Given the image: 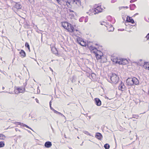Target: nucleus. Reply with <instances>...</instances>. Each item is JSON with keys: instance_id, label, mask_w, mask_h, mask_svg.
<instances>
[{"instance_id": "nucleus-1", "label": "nucleus", "mask_w": 149, "mask_h": 149, "mask_svg": "<svg viewBox=\"0 0 149 149\" xmlns=\"http://www.w3.org/2000/svg\"><path fill=\"white\" fill-rule=\"evenodd\" d=\"M109 79H110V80L108 81L112 84H117L119 80V77L118 75L115 73H112L111 75L108 76Z\"/></svg>"}, {"instance_id": "nucleus-2", "label": "nucleus", "mask_w": 149, "mask_h": 149, "mask_svg": "<svg viewBox=\"0 0 149 149\" xmlns=\"http://www.w3.org/2000/svg\"><path fill=\"white\" fill-rule=\"evenodd\" d=\"M61 26L63 28H74V27H76V25H72L70 23H69L67 22H61Z\"/></svg>"}, {"instance_id": "nucleus-3", "label": "nucleus", "mask_w": 149, "mask_h": 149, "mask_svg": "<svg viewBox=\"0 0 149 149\" xmlns=\"http://www.w3.org/2000/svg\"><path fill=\"white\" fill-rule=\"evenodd\" d=\"M95 7L96 8H94L93 11V12L94 14L102 12L103 9L102 8H101V6H97L96 4L95 5Z\"/></svg>"}, {"instance_id": "nucleus-4", "label": "nucleus", "mask_w": 149, "mask_h": 149, "mask_svg": "<svg viewBox=\"0 0 149 149\" xmlns=\"http://www.w3.org/2000/svg\"><path fill=\"white\" fill-rule=\"evenodd\" d=\"M129 22L133 24L134 23V20L131 17H130L129 16H127L126 17V19L125 22V25H127L126 24H128Z\"/></svg>"}, {"instance_id": "nucleus-5", "label": "nucleus", "mask_w": 149, "mask_h": 149, "mask_svg": "<svg viewBox=\"0 0 149 149\" xmlns=\"http://www.w3.org/2000/svg\"><path fill=\"white\" fill-rule=\"evenodd\" d=\"M133 78H128L126 80V82L127 84L129 86H133Z\"/></svg>"}, {"instance_id": "nucleus-6", "label": "nucleus", "mask_w": 149, "mask_h": 149, "mask_svg": "<svg viewBox=\"0 0 149 149\" xmlns=\"http://www.w3.org/2000/svg\"><path fill=\"white\" fill-rule=\"evenodd\" d=\"M133 78H128L126 80V82L127 84L129 86H133Z\"/></svg>"}, {"instance_id": "nucleus-7", "label": "nucleus", "mask_w": 149, "mask_h": 149, "mask_svg": "<svg viewBox=\"0 0 149 149\" xmlns=\"http://www.w3.org/2000/svg\"><path fill=\"white\" fill-rule=\"evenodd\" d=\"M125 85L123 83L122 81L121 82L120 84L119 85L118 88L120 90H121L122 91H125Z\"/></svg>"}, {"instance_id": "nucleus-8", "label": "nucleus", "mask_w": 149, "mask_h": 149, "mask_svg": "<svg viewBox=\"0 0 149 149\" xmlns=\"http://www.w3.org/2000/svg\"><path fill=\"white\" fill-rule=\"evenodd\" d=\"M25 88L22 87H17L16 89V90L17 91H17L15 92L16 94H18L19 93H22L25 90Z\"/></svg>"}, {"instance_id": "nucleus-9", "label": "nucleus", "mask_w": 149, "mask_h": 149, "mask_svg": "<svg viewBox=\"0 0 149 149\" xmlns=\"http://www.w3.org/2000/svg\"><path fill=\"white\" fill-rule=\"evenodd\" d=\"M94 101L95 104L97 106H100L101 104V102L98 98H96L94 99Z\"/></svg>"}, {"instance_id": "nucleus-10", "label": "nucleus", "mask_w": 149, "mask_h": 149, "mask_svg": "<svg viewBox=\"0 0 149 149\" xmlns=\"http://www.w3.org/2000/svg\"><path fill=\"white\" fill-rule=\"evenodd\" d=\"M67 31L71 33H73V34L75 36H76L78 35V33H76L75 32H74L75 31V29H65Z\"/></svg>"}, {"instance_id": "nucleus-11", "label": "nucleus", "mask_w": 149, "mask_h": 149, "mask_svg": "<svg viewBox=\"0 0 149 149\" xmlns=\"http://www.w3.org/2000/svg\"><path fill=\"white\" fill-rule=\"evenodd\" d=\"M133 86L137 85L139 84V81L138 79L135 77H133Z\"/></svg>"}, {"instance_id": "nucleus-12", "label": "nucleus", "mask_w": 149, "mask_h": 149, "mask_svg": "<svg viewBox=\"0 0 149 149\" xmlns=\"http://www.w3.org/2000/svg\"><path fill=\"white\" fill-rule=\"evenodd\" d=\"M51 142L49 141H46L44 144V146L45 148H49L52 146Z\"/></svg>"}, {"instance_id": "nucleus-13", "label": "nucleus", "mask_w": 149, "mask_h": 149, "mask_svg": "<svg viewBox=\"0 0 149 149\" xmlns=\"http://www.w3.org/2000/svg\"><path fill=\"white\" fill-rule=\"evenodd\" d=\"M95 137L98 139L101 140L102 138V136L100 133L97 132L95 135Z\"/></svg>"}, {"instance_id": "nucleus-14", "label": "nucleus", "mask_w": 149, "mask_h": 149, "mask_svg": "<svg viewBox=\"0 0 149 149\" xmlns=\"http://www.w3.org/2000/svg\"><path fill=\"white\" fill-rule=\"evenodd\" d=\"M87 46L88 48L90 50L93 52V51H94V50H97V48L93 47L91 45L89 46L88 44H86V46Z\"/></svg>"}, {"instance_id": "nucleus-15", "label": "nucleus", "mask_w": 149, "mask_h": 149, "mask_svg": "<svg viewBox=\"0 0 149 149\" xmlns=\"http://www.w3.org/2000/svg\"><path fill=\"white\" fill-rule=\"evenodd\" d=\"M13 7L18 10L21 9L22 6L19 3H16L15 4Z\"/></svg>"}, {"instance_id": "nucleus-16", "label": "nucleus", "mask_w": 149, "mask_h": 149, "mask_svg": "<svg viewBox=\"0 0 149 149\" xmlns=\"http://www.w3.org/2000/svg\"><path fill=\"white\" fill-rule=\"evenodd\" d=\"M104 26L107 27V28H111V27H113V28H114L113 26V25L111 24L108 22L107 23H104Z\"/></svg>"}, {"instance_id": "nucleus-17", "label": "nucleus", "mask_w": 149, "mask_h": 149, "mask_svg": "<svg viewBox=\"0 0 149 149\" xmlns=\"http://www.w3.org/2000/svg\"><path fill=\"white\" fill-rule=\"evenodd\" d=\"M93 53H94L95 55V56L97 59L98 60L100 59L102 57H100V56L96 53V51H93Z\"/></svg>"}, {"instance_id": "nucleus-18", "label": "nucleus", "mask_w": 149, "mask_h": 149, "mask_svg": "<svg viewBox=\"0 0 149 149\" xmlns=\"http://www.w3.org/2000/svg\"><path fill=\"white\" fill-rule=\"evenodd\" d=\"M19 54L21 56H22L23 57H24L26 56V53L24 50L22 49L21 50V51L19 52Z\"/></svg>"}, {"instance_id": "nucleus-19", "label": "nucleus", "mask_w": 149, "mask_h": 149, "mask_svg": "<svg viewBox=\"0 0 149 149\" xmlns=\"http://www.w3.org/2000/svg\"><path fill=\"white\" fill-rule=\"evenodd\" d=\"M76 79V77L75 76H73L70 79V80L71 81L72 83H74Z\"/></svg>"}, {"instance_id": "nucleus-20", "label": "nucleus", "mask_w": 149, "mask_h": 149, "mask_svg": "<svg viewBox=\"0 0 149 149\" xmlns=\"http://www.w3.org/2000/svg\"><path fill=\"white\" fill-rule=\"evenodd\" d=\"M136 7L135 4H131L130 6V9L131 10H134Z\"/></svg>"}, {"instance_id": "nucleus-21", "label": "nucleus", "mask_w": 149, "mask_h": 149, "mask_svg": "<svg viewBox=\"0 0 149 149\" xmlns=\"http://www.w3.org/2000/svg\"><path fill=\"white\" fill-rule=\"evenodd\" d=\"M144 67L145 69H147L149 70V63L147 62H144Z\"/></svg>"}, {"instance_id": "nucleus-22", "label": "nucleus", "mask_w": 149, "mask_h": 149, "mask_svg": "<svg viewBox=\"0 0 149 149\" xmlns=\"http://www.w3.org/2000/svg\"><path fill=\"white\" fill-rule=\"evenodd\" d=\"M89 78L91 79V78H92L93 79H94L95 78L96 75L94 73H92L91 74H90L89 76Z\"/></svg>"}, {"instance_id": "nucleus-23", "label": "nucleus", "mask_w": 149, "mask_h": 149, "mask_svg": "<svg viewBox=\"0 0 149 149\" xmlns=\"http://www.w3.org/2000/svg\"><path fill=\"white\" fill-rule=\"evenodd\" d=\"M96 51H97V52H96V53L100 56V57H102L103 56V53L101 51L98 50L97 49V50H96Z\"/></svg>"}, {"instance_id": "nucleus-24", "label": "nucleus", "mask_w": 149, "mask_h": 149, "mask_svg": "<svg viewBox=\"0 0 149 149\" xmlns=\"http://www.w3.org/2000/svg\"><path fill=\"white\" fill-rule=\"evenodd\" d=\"M77 41L78 43L82 42L83 41H84L83 39L80 37H78L77 38Z\"/></svg>"}, {"instance_id": "nucleus-25", "label": "nucleus", "mask_w": 149, "mask_h": 149, "mask_svg": "<svg viewBox=\"0 0 149 149\" xmlns=\"http://www.w3.org/2000/svg\"><path fill=\"white\" fill-rule=\"evenodd\" d=\"M78 43L82 46H86V42H85L84 41H83L82 42H80Z\"/></svg>"}, {"instance_id": "nucleus-26", "label": "nucleus", "mask_w": 149, "mask_h": 149, "mask_svg": "<svg viewBox=\"0 0 149 149\" xmlns=\"http://www.w3.org/2000/svg\"><path fill=\"white\" fill-rule=\"evenodd\" d=\"M122 61H123L122 63H125L124 64H122L123 65H125L127 63L128 61L126 59L122 58L121 59Z\"/></svg>"}, {"instance_id": "nucleus-27", "label": "nucleus", "mask_w": 149, "mask_h": 149, "mask_svg": "<svg viewBox=\"0 0 149 149\" xmlns=\"http://www.w3.org/2000/svg\"><path fill=\"white\" fill-rule=\"evenodd\" d=\"M25 47L27 48H28V50H29V51L30 52V46H29V43L26 42L25 43Z\"/></svg>"}, {"instance_id": "nucleus-28", "label": "nucleus", "mask_w": 149, "mask_h": 149, "mask_svg": "<svg viewBox=\"0 0 149 149\" xmlns=\"http://www.w3.org/2000/svg\"><path fill=\"white\" fill-rule=\"evenodd\" d=\"M110 146L108 143H106L104 145V147L105 149H109Z\"/></svg>"}, {"instance_id": "nucleus-29", "label": "nucleus", "mask_w": 149, "mask_h": 149, "mask_svg": "<svg viewBox=\"0 0 149 149\" xmlns=\"http://www.w3.org/2000/svg\"><path fill=\"white\" fill-rule=\"evenodd\" d=\"M5 137H6L5 135L2 134H0V140H4Z\"/></svg>"}, {"instance_id": "nucleus-30", "label": "nucleus", "mask_w": 149, "mask_h": 149, "mask_svg": "<svg viewBox=\"0 0 149 149\" xmlns=\"http://www.w3.org/2000/svg\"><path fill=\"white\" fill-rule=\"evenodd\" d=\"M5 145L4 141H0V148L3 147L5 146Z\"/></svg>"}, {"instance_id": "nucleus-31", "label": "nucleus", "mask_w": 149, "mask_h": 149, "mask_svg": "<svg viewBox=\"0 0 149 149\" xmlns=\"http://www.w3.org/2000/svg\"><path fill=\"white\" fill-rule=\"evenodd\" d=\"M83 132L85 134L90 136H92L90 133L86 131H84Z\"/></svg>"}, {"instance_id": "nucleus-32", "label": "nucleus", "mask_w": 149, "mask_h": 149, "mask_svg": "<svg viewBox=\"0 0 149 149\" xmlns=\"http://www.w3.org/2000/svg\"><path fill=\"white\" fill-rule=\"evenodd\" d=\"M15 123L17 125H20L22 126H23V125H24V124L21 123L20 122H16Z\"/></svg>"}, {"instance_id": "nucleus-33", "label": "nucleus", "mask_w": 149, "mask_h": 149, "mask_svg": "<svg viewBox=\"0 0 149 149\" xmlns=\"http://www.w3.org/2000/svg\"><path fill=\"white\" fill-rule=\"evenodd\" d=\"M114 29H107V31L108 32H112L113 31Z\"/></svg>"}, {"instance_id": "nucleus-34", "label": "nucleus", "mask_w": 149, "mask_h": 149, "mask_svg": "<svg viewBox=\"0 0 149 149\" xmlns=\"http://www.w3.org/2000/svg\"><path fill=\"white\" fill-rule=\"evenodd\" d=\"M84 18L85 17H82L79 19V21L80 22H82L84 19Z\"/></svg>"}, {"instance_id": "nucleus-35", "label": "nucleus", "mask_w": 149, "mask_h": 149, "mask_svg": "<svg viewBox=\"0 0 149 149\" xmlns=\"http://www.w3.org/2000/svg\"><path fill=\"white\" fill-rule=\"evenodd\" d=\"M54 113H56V114H58L60 115L61 116H63V114L61 113L60 112H58V111H54Z\"/></svg>"}, {"instance_id": "nucleus-36", "label": "nucleus", "mask_w": 149, "mask_h": 149, "mask_svg": "<svg viewBox=\"0 0 149 149\" xmlns=\"http://www.w3.org/2000/svg\"><path fill=\"white\" fill-rule=\"evenodd\" d=\"M23 126L26 127L31 130H32V129L31 128L26 124H24V125H23Z\"/></svg>"}, {"instance_id": "nucleus-37", "label": "nucleus", "mask_w": 149, "mask_h": 149, "mask_svg": "<svg viewBox=\"0 0 149 149\" xmlns=\"http://www.w3.org/2000/svg\"><path fill=\"white\" fill-rule=\"evenodd\" d=\"M111 60H112L113 62L115 63H116L118 62V59H113V60L111 59Z\"/></svg>"}, {"instance_id": "nucleus-38", "label": "nucleus", "mask_w": 149, "mask_h": 149, "mask_svg": "<svg viewBox=\"0 0 149 149\" xmlns=\"http://www.w3.org/2000/svg\"><path fill=\"white\" fill-rule=\"evenodd\" d=\"M88 16H86L85 17V18L84 20V22H88Z\"/></svg>"}, {"instance_id": "nucleus-39", "label": "nucleus", "mask_w": 149, "mask_h": 149, "mask_svg": "<svg viewBox=\"0 0 149 149\" xmlns=\"http://www.w3.org/2000/svg\"><path fill=\"white\" fill-rule=\"evenodd\" d=\"M50 109L52 110V111L54 113V111H56V110H55L51 106H50Z\"/></svg>"}, {"instance_id": "nucleus-40", "label": "nucleus", "mask_w": 149, "mask_h": 149, "mask_svg": "<svg viewBox=\"0 0 149 149\" xmlns=\"http://www.w3.org/2000/svg\"><path fill=\"white\" fill-rule=\"evenodd\" d=\"M123 61H122L121 59L120 60V61L118 63L119 65H123L122 64H124L125 63H122Z\"/></svg>"}, {"instance_id": "nucleus-41", "label": "nucleus", "mask_w": 149, "mask_h": 149, "mask_svg": "<svg viewBox=\"0 0 149 149\" xmlns=\"http://www.w3.org/2000/svg\"><path fill=\"white\" fill-rule=\"evenodd\" d=\"M104 23H106L105 22H101L100 24L101 25H103L104 26Z\"/></svg>"}, {"instance_id": "nucleus-42", "label": "nucleus", "mask_w": 149, "mask_h": 149, "mask_svg": "<svg viewBox=\"0 0 149 149\" xmlns=\"http://www.w3.org/2000/svg\"><path fill=\"white\" fill-rule=\"evenodd\" d=\"M134 116L133 117V118H135L136 117H138L139 116L138 115H133Z\"/></svg>"}, {"instance_id": "nucleus-43", "label": "nucleus", "mask_w": 149, "mask_h": 149, "mask_svg": "<svg viewBox=\"0 0 149 149\" xmlns=\"http://www.w3.org/2000/svg\"><path fill=\"white\" fill-rule=\"evenodd\" d=\"M146 37V38L147 40H149V33L147 35Z\"/></svg>"}, {"instance_id": "nucleus-44", "label": "nucleus", "mask_w": 149, "mask_h": 149, "mask_svg": "<svg viewBox=\"0 0 149 149\" xmlns=\"http://www.w3.org/2000/svg\"><path fill=\"white\" fill-rule=\"evenodd\" d=\"M116 1V0H111V3H113Z\"/></svg>"}, {"instance_id": "nucleus-45", "label": "nucleus", "mask_w": 149, "mask_h": 149, "mask_svg": "<svg viewBox=\"0 0 149 149\" xmlns=\"http://www.w3.org/2000/svg\"><path fill=\"white\" fill-rule=\"evenodd\" d=\"M118 30L119 31H123L124 30V29H118Z\"/></svg>"}, {"instance_id": "nucleus-46", "label": "nucleus", "mask_w": 149, "mask_h": 149, "mask_svg": "<svg viewBox=\"0 0 149 149\" xmlns=\"http://www.w3.org/2000/svg\"><path fill=\"white\" fill-rule=\"evenodd\" d=\"M36 30V32H38V33H40V32H39V31H38V29H37V28H36V29H35Z\"/></svg>"}, {"instance_id": "nucleus-47", "label": "nucleus", "mask_w": 149, "mask_h": 149, "mask_svg": "<svg viewBox=\"0 0 149 149\" xmlns=\"http://www.w3.org/2000/svg\"><path fill=\"white\" fill-rule=\"evenodd\" d=\"M66 3H68L69 5H70V2H69L68 0H67L65 1Z\"/></svg>"}, {"instance_id": "nucleus-48", "label": "nucleus", "mask_w": 149, "mask_h": 149, "mask_svg": "<svg viewBox=\"0 0 149 149\" xmlns=\"http://www.w3.org/2000/svg\"><path fill=\"white\" fill-rule=\"evenodd\" d=\"M15 130L16 131H19V132L20 131V130H19L18 128H16L15 129Z\"/></svg>"}, {"instance_id": "nucleus-49", "label": "nucleus", "mask_w": 149, "mask_h": 149, "mask_svg": "<svg viewBox=\"0 0 149 149\" xmlns=\"http://www.w3.org/2000/svg\"><path fill=\"white\" fill-rule=\"evenodd\" d=\"M69 11L70 12H74V11L72 10L69 9Z\"/></svg>"}, {"instance_id": "nucleus-50", "label": "nucleus", "mask_w": 149, "mask_h": 149, "mask_svg": "<svg viewBox=\"0 0 149 149\" xmlns=\"http://www.w3.org/2000/svg\"><path fill=\"white\" fill-rule=\"evenodd\" d=\"M52 101H50L49 102V106H51L52 105Z\"/></svg>"}, {"instance_id": "nucleus-51", "label": "nucleus", "mask_w": 149, "mask_h": 149, "mask_svg": "<svg viewBox=\"0 0 149 149\" xmlns=\"http://www.w3.org/2000/svg\"><path fill=\"white\" fill-rule=\"evenodd\" d=\"M133 0H131L130 1V3H133V2H134V1H133Z\"/></svg>"}, {"instance_id": "nucleus-52", "label": "nucleus", "mask_w": 149, "mask_h": 149, "mask_svg": "<svg viewBox=\"0 0 149 149\" xmlns=\"http://www.w3.org/2000/svg\"><path fill=\"white\" fill-rule=\"evenodd\" d=\"M125 30L129 32H131V31H132L130 30Z\"/></svg>"}, {"instance_id": "nucleus-53", "label": "nucleus", "mask_w": 149, "mask_h": 149, "mask_svg": "<svg viewBox=\"0 0 149 149\" xmlns=\"http://www.w3.org/2000/svg\"><path fill=\"white\" fill-rule=\"evenodd\" d=\"M49 68L50 70H51L52 71V72H53V70L52 69V68L51 67H49Z\"/></svg>"}, {"instance_id": "nucleus-54", "label": "nucleus", "mask_w": 149, "mask_h": 149, "mask_svg": "<svg viewBox=\"0 0 149 149\" xmlns=\"http://www.w3.org/2000/svg\"><path fill=\"white\" fill-rule=\"evenodd\" d=\"M123 8H128V7L127 6H123Z\"/></svg>"}, {"instance_id": "nucleus-55", "label": "nucleus", "mask_w": 149, "mask_h": 149, "mask_svg": "<svg viewBox=\"0 0 149 149\" xmlns=\"http://www.w3.org/2000/svg\"><path fill=\"white\" fill-rule=\"evenodd\" d=\"M138 15V13H136V14H134V16H136V15Z\"/></svg>"}, {"instance_id": "nucleus-56", "label": "nucleus", "mask_w": 149, "mask_h": 149, "mask_svg": "<svg viewBox=\"0 0 149 149\" xmlns=\"http://www.w3.org/2000/svg\"><path fill=\"white\" fill-rule=\"evenodd\" d=\"M55 49L56 50V51L57 52H56V53H55V54H56V53L57 54V53H58V51L57 50V49H56V48H55Z\"/></svg>"}, {"instance_id": "nucleus-57", "label": "nucleus", "mask_w": 149, "mask_h": 149, "mask_svg": "<svg viewBox=\"0 0 149 149\" xmlns=\"http://www.w3.org/2000/svg\"><path fill=\"white\" fill-rule=\"evenodd\" d=\"M120 61H118V62H117V63H119V62H120Z\"/></svg>"}, {"instance_id": "nucleus-58", "label": "nucleus", "mask_w": 149, "mask_h": 149, "mask_svg": "<svg viewBox=\"0 0 149 149\" xmlns=\"http://www.w3.org/2000/svg\"><path fill=\"white\" fill-rule=\"evenodd\" d=\"M27 131L29 133H31V132L30 130H27Z\"/></svg>"}, {"instance_id": "nucleus-59", "label": "nucleus", "mask_w": 149, "mask_h": 149, "mask_svg": "<svg viewBox=\"0 0 149 149\" xmlns=\"http://www.w3.org/2000/svg\"><path fill=\"white\" fill-rule=\"evenodd\" d=\"M36 101L37 103H38V100L37 99H36Z\"/></svg>"}, {"instance_id": "nucleus-60", "label": "nucleus", "mask_w": 149, "mask_h": 149, "mask_svg": "<svg viewBox=\"0 0 149 149\" xmlns=\"http://www.w3.org/2000/svg\"><path fill=\"white\" fill-rule=\"evenodd\" d=\"M4 89H5V88H4V87H3H3H2V89L3 90H4Z\"/></svg>"}, {"instance_id": "nucleus-61", "label": "nucleus", "mask_w": 149, "mask_h": 149, "mask_svg": "<svg viewBox=\"0 0 149 149\" xmlns=\"http://www.w3.org/2000/svg\"><path fill=\"white\" fill-rule=\"evenodd\" d=\"M56 1L58 3H59V2L60 1V0H56Z\"/></svg>"}, {"instance_id": "nucleus-62", "label": "nucleus", "mask_w": 149, "mask_h": 149, "mask_svg": "<svg viewBox=\"0 0 149 149\" xmlns=\"http://www.w3.org/2000/svg\"><path fill=\"white\" fill-rule=\"evenodd\" d=\"M62 116L63 117H64L65 118H66V117H65V116L64 115H63V116Z\"/></svg>"}, {"instance_id": "nucleus-63", "label": "nucleus", "mask_w": 149, "mask_h": 149, "mask_svg": "<svg viewBox=\"0 0 149 149\" xmlns=\"http://www.w3.org/2000/svg\"><path fill=\"white\" fill-rule=\"evenodd\" d=\"M122 18L124 20H125V19L124 18V17H122Z\"/></svg>"}, {"instance_id": "nucleus-64", "label": "nucleus", "mask_w": 149, "mask_h": 149, "mask_svg": "<svg viewBox=\"0 0 149 149\" xmlns=\"http://www.w3.org/2000/svg\"><path fill=\"white\" fill-rule=\"evenodd\" d=\"M75 31L77 32L78 31V30L77 29H75Z\"/></svg>"}]
</instances>
